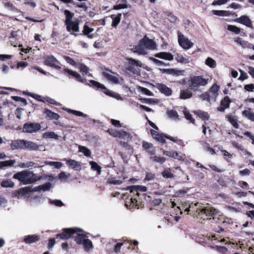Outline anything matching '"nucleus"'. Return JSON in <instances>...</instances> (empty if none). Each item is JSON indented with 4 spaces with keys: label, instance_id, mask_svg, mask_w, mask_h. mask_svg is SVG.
Here are the masks:
<instances>
[{
    "label": "nucleus",
    "instance_id": "1",
    "mask_svg": "<svg viewBox=\"0 0 254 254\" xmlns=\"http://www.w3.org/2000/svg\"><path fill=\"white\" fill-rule=\"evenodd\" d=\"M64 14L65 16V25L66 29L71 35L76 36L77 33L79 31V20L75 18L72 20L74 13L71 12L68 10H65Z\"/></svg>",
    "mask_w": 254,
    "mask_h": 254
},
{
    "label": "nucleus",
    "instance_id": "2",
    "mask_svg": "<svg viewBox=\"0 0 254 254\" xmlns=\"http://www.w3.org/2000/svg\"><path fill=\"white\" fill-rule=\"evenodd\" d=\"M156 49L155 42L145 36L140 40L138 44L132 49L134 52L140 55H145L148 52V50H153Z\"/></svg>",
    "mask_w": 254,
    "mask_h": 254
},
{
    "label": "nucleus",
    "instance_id": "3",
    "mask_svg": "<svg viewBox=\"0 0 254 254\" xmlns=\"http://www.w3.org/2000/svg\"><path fill=\"white\" fill-rule=\"evenodd\" d=\"M13 178L18 180L23 185H27L36 182L40 180L41 177L37 176L32 171L25 170L15 174Z\"/></svg>",
    "mask_w": 254,
    "mask_h": 254
},
{
    "label": "nucleus",
    "instance_id": "4",
    "mask_svg": "<svg viewBox=\"0 0 254 254\" xmlns=\"http://www.w3.org/2000/svg\"><path fill=\"white\" fill-rule=\"evenodd\" d=\"M198 206H200V204L198 203H195L194 204L191 203L190 205L189 208L185 210V211L189 212L190 211V209H192L195 210L196 212L198 213V215L200 214H204L207 217V219H210L211 217H213L218 212L216 209L212 207L199 208L195 210V207Z\"/></svg>",
    "mask_w": 254,
    "mask_h": 254
},
{
    "label": "nucleus",
    "instance_id": "5",
    "mask_svg": "<svg viewBox=\"0 0 254 254\" xmlns=\"http://www.w3.org/2000/svg\"><path fill=\"white\" fill-rule=\"evenodd\" d=\"M209 79L203 76H193L189 80V88L193 91H196L200 86H205L208 82Z\"/></svg>",
    "mask_w": 254,
    "mask_h": 254
},
{
    "label": "nucleus",
    "instance_id": "6",
    "mask_svg": "<svg viewBox=\"0 0 254 254\" xmlns=\"http://www.w3.org/2000/svg\"><path fill=\"white\" fill-rule=\"evenodd\" d=\"M43 63L45 65L55 69H60L61 68V63L52 55L45 56L43 58Z\"/></svg>",
    "mask_w": 254,
    "mask_h": 254
},
{
    "label": "nucleus",
    "instance_id": "7",
    "mask_svg": "<svg viewBox=\"0 0 254 254\" xmlns=\"http://www.w3.org/2000/svg\"><path fill=\"white\" fill-rule=\"evenodd\" d=\"M127 61V69L134 74H138L139 68L142 66L141 63L139 61L135 60L132 58H128Z\"/></svg>",
    "mask_w": 254,
    "mask_h": 254
},
{
    "label": "nucleus",
    "instance_id": "8",
    "mask_svg": "<svg viewBox=\"0 0 254 254\" xmlns=\"http://www.w3.org/2000/svg\"><path fill=\"white\" fill-rule=\"evenodd\" d=\"M81 232L82 230L80 228H65L63 229V232L57 235V238L60 237L63 240H66L72 237V235L77 232Z\"/></svg>",
    "mask_w": 254,
    "mask_h": 254
},
{
    "label": "nucleus",
    "instance_id": "9",
    "mask_svg": "<svg viewBox=\"0 0 254 254\" xmlns=\"http://www.w3.org/2000/svg\"><path fill=\"white\" fill-rule=\"evenodd\" d=\"M90 83L91 84L90 86L94 88H100L102 91L106 94L112 97H119L118 99L123 100L122 97L117 95L115 93L112 92L111 91L109 90L107 88H106L103 85L100 84L99 82L94 80H90Z\"/></svg>",
    "mask_w": 254,
    "mask_h": 254
},
{
    "label": "nucleus",
    "instance_id": "10",
    "mask_svg": "<svg viewBox=\"0 0 254 254\" xmlns=\"http://www.w3.org/2000/svg\"><path fill=\"white\" fill-rule=\"evenodd\" d=\"M178 42L179 45L184 49L188 50L191 48L193 44L188 38L185 37L181 33H178Z\"/></svg>",
    "mask_w": 254,
    "mask_h": 254
},
{
    "label": "nucleus",
    "instance_id": "11",
    "mask_svg": "<svg viewBox=\"0 0 254 254\" xmlns=\"http://www.w3.org/2000/svg\"><path fill=\"white\" fill-rule=\"evenodd\" d=\"M41 128V126L37 123H26L24 125L23 131L28 133L36 132Z\"/></svg>",
    "mask_w": 254,
    "mask_h": 254
},
{
    "label": "nucleus",
    "instance_id": "12",
    "mask_svg": "<svg viewBox=\"0 0 254 254\" xmlns=\"http://www.w3.org/2000/svg\"><path fill=\"white\" fill-rule=\"evenodd\" d=\"M66 164L72 169L75 171H79L81 168V163L75 160L68 159L65 160Z\"/></svg>",
    "mask_w": 254,
    "mask_h": 254
},
{
    "label": "nucleus",
    "instance_id": "13",
    "mask_svg": "<svg viewBox=\"0 0 254 254\" xmlns=\"http://www.w3.org/2000/svg\"><path fill=\"white\" fill-rule=\"evenodd\" d=\"M24 142L23 139L12 140L10 145L12 150L24 149Z\"/></svg>",
    "mask_w": 254,
    "mask_h": 254
},
{
    "label": "nucleus",
    "instance_id": "14",
    "mask_svg": "<svg viewBox=\"0 0 254 254\" xmlns=\"http://www.w3.org/2000/svg\"><path fill=\"white\" fill-rule=\"evenodd\" d=\"M31 191L30 187H25L19 189L14 192L13 195L15 197L21 198L24 197L28 192Z\"/></svg>",
    "mask_w": 254,
    "mask_h": 254
},
{
    "label": "nucleus",
    "instance_id": "15",
    "mask_svg": "<svg viewBox=\"0 0 254 254\" xmlns=\"http://www.w3.org/2000/svg\"><path fill=\"white\" fill-rule=\"evenodd\" d=\"M39 146L36 143L31 141L24 140V149H28L31 151H35L39 149Z\"/></svg>",
    "mask_w": 254,
    "mask_h": 254
},
{
    "label": "nucleus",
    "instance_id": "16",
    "mask_svg": "<svg viewBox=\"0 0 254 254\" xmlns=\"http://www.w3.org/2000/svg\"><path fill=\"white\" fill-rule=\"evenodd\" d=\"M237 21L250 28H253L252 21L246 15H243L237 19Z\"/></svg>",
    "mask_w": 254,
    "mask_h": 254
},
{
    "label": "nucleus",
    "instance_id": "17",
    "mask_svg": "<svg viewBox=\"0 0 254 254\" xmlns=\"http://www.w3.org/2000/svg\"><path fill=\"white\" fill-rule=\"evenodd\" d=\"M157 89L162 93L166 96H170L172 94V90L165 85L161 83H158L156 86Z\"/></svg>",
    "mask_w": 254,
    "mask_h": 254
},
{
    "label": "nucleus",
    "instance_id": "18",
    "mask_svg": "<svg viewBox=\"0 0 254 254\" xmlns=\"http://www.w3.org/2000/svg\"><path fill=\"white\" fill-rule=\"evenodd\" d=\"M130 192H136V195L139 196L138 191L145 192L147 190V188L143 186H132L128 188Z\"/></svg>",
    "mask_w": 254,
    "mask_h": 254
},
{
    "label": "nucleus",
    "instance_id": "19",
    "mask_svg": "<svg viewBox=\"0 0 254 254\" xmlns=\"http://www.w3.org/2000/svg\"><path fill=\"white\" fill-rule=\"evenodd\" d=\"M44 114L46 115V117L49 120H58L60 118V115L58 114L54 113L48 109L45 110Z\"/></svg>",
    "mask_w": 254,
    "mask_h": 254
},
{
    "label": "nucleus",
    "instance_id": "20",
    "mask_svg": "<svg viewBox=\"0 0 254 254\" xmlns=\"http://www.w3.org/2000/svg\"><path fill=\"white\" fill-rule=\"evenodd\" d=\"M40 236L37 235L26 236L24 239V242L26 244H31L39 241Z\"/></svg>",
    "mask_w": 254,
    "mask_h": 254
},
{
    "label": "nucleus",
    "instance_id": "21",
    "mask_svg": "<svg viewBox=\"0 0 254 254\" xmlns=\"http://www.w3.org/2000/svg\"><path fill=\"white\" fill-rule=\"evenodd\" d=\"M142 146L144 149H145L146 151L151 156L155 154V150L151 143L143 141Z\"/></svg>",
    "mask_w": 254,
    "mask_h": 254
},
{
    "label": "nucleus",
    "instance_id": "22",
    "mask_svg": "<svg viewBox=\"0 0 254 254\" xmlns=\"http://www.w3.org/2000/svg\"><path fill=\"white\" fill-rule=\"evenodd\" d=\"M155 56L168 61H172L173 59V55L170 53L160 52L156 54Z\"/></svg>",
    "mask_w": 254,
    "mask_h": 254
},
{
    "label": "nucleus",
    "instance_id": "23",
    "mask_svg": "<svg viewBox=\"0 0 254 254\" xmlns=\"http://www.w3.org/2000/svg\"><path fill=\"white\" fill-rule=\"evenodd\" d=\"M64 71L68 73L69 74L72 75V76L76 78L79 82L83 83L86 81L85 79L81 78V75L76 72L73 71L68 68L64 69Z\"/></svg>",
    "mask_w": 254,
    "mask_h": 254
},
{
    "label": "nucleus",
    "instance_id": "24",
    "mask_svg": "<svg viewBox=\"0 0 254 254\" xmlns=\"http://www.w3.org/2000/svg\"><path fill=\"white\" fill-rule=\"evenodd\" d=\"M103 75L107 80H108L109 81H111V82H112L113 83L117 84V83H119V80L116 76H115L112 74H110L109 73H107L106 72H103Z\"/></svg>",
    "mask_w": 254,
    "mask_h": 254
},
{
    "label": "nucleus",
    "instance_id": "25",
    "mask_svg": "<svg viewBox=\"0 0 254 254\" xmlns=\"http://www.w3.org/2000/svg\"><path fill=\"white\" fill-rule=\"evenodd\" d=\"M192 96V92L189 89H183L180 91V98L182 99L190 98Z\"/></svg>",
    "mask_w": 254,
    "mask_h": 254
},
{
    "label": "nucleus",
    "instance_id": "26",
    "mask_svg": "<svg viewBox=\"0 0 254 254\" xmlns=\"http://www.w3.org/2000/svg\"><path fill=\"white\" fill-rule=\"evenodd\" d=\"M242 115L245 118L252 122H254V113L252 112L250 109L243 111L242 112Z\"/></svg>",
    "mask_w": 254,
    "mask_h": 254
},
{
    "label": "nucleus",
    "instance_id": "27",
    "mask_svg": "<svg viewBox=\"0 0 254 254\" xmlns=\"http://www.w3.org/2000/svg\"><path fill=\"white\" fill-rule=\"evenodd\" d=\"M63 110L67 111L69 113H71L76 116L83 117L84 118H87L88 117L86 114H85L80 111L73 110L66 108H63Z\"/></svg>",
    "mask_w": 254,
    "mask_h": 254
},
{
    "label": "nucleus",
    "instance_id": "28",
    "mask_svg": "<svg viewBox=\"0 0 254 254\" xmlns=\"http://www.w3.org/2000/svg\"><path fill=\"white\" fill-rule=\"evenodd\" d=\"M219 89V86L216 84H214L209 89V92L213 94V101H215L218 95L217 92Z\"/></svg>",
    "mask_w": 254,
    "mask_h": 254
},
{
    "label": "nucleus",
    "instance_id": "29",
    "mask_svg": "<svg viewBox=\"0 0 254 254\" xmlns=\"http://www.w3.org/2000/svg\"><path fill=\"white\" fill-rule=\"evenodd\" d=\"M18 166L21 168H30L32 167H34V168H37L40 167L37 164L32 161L26 163H20L19 164Z\"/></svg>",
    "mask_w": 254,
    "mask_h": 254
},
{
    "label": "nucleus",
    "instance_id": "30",
    "mask_svg": "<svg viewBox=\"0 0 254 254\" xmlns=\"http://www.w3.org/2000/svg\"><path fill=\"white\" fill-rule=\"evenodd\" d=\"M77 67L80 69V72H81L83 74L92 76V75L89 73V67L86 65L81 64H78Z\"/></svg>",
    "mask_w": 254,
    "mask_h": 254
},
{
    "label": "nucleus",
    "instance_id": "31",
    "mask_svg": "<svg viewBox=\"0 0 254 254\" xmlns=\"http://www.w3.org/2000/svg\"><path fill=\"white\" fill-rule=\"evenodd\" d=\"M177 61L180 63L188 64L190 63V60L189 57H184L182 55L177 54L175 57Z\"/></svg>",
    "mask_w": 254,
    "mask_h": 254
},
{
    "label": "nucleus",
    "instance_id": "32",
    "mask_svg": "<svg viewBox=\"0 0 254 254\" xmlns=\"http://www.w3.org/2000/svg\"><path fill=\"white\" fill-rule=\"evenodd\" d=\"M234 41L240 45L243 48H249L251 46V45H248V42L243 40L240 37L235 38Z\"/></svg>",
    "mask_w": 254,
    "mask_h": 254
},
{
    "label": "nucleus",
    "instance_id": "33",
    "mask_svg": "<svg viewBox=\"0 0 254 254\" xmlns=\"http://www.w3.org/2000/svg\"><path fill=\"white\" fill-rule=\"evenodd\" d=\"M51 188V184L50 183H46L44 185L39 186L34 188L33 189V191H39L40 190H43L44 191L48 190H50Z\"/></svg>",
    "mask_w": 254,
    "mask_h": 254
},
{
    "label": "nucleus",
    "instance_id": "34",
    "mask_svg": "<svg viewBox=\"0 0 254 254\" xmlns=\"http://www.w3.org/2000/svg\"><path fill=\"white\" fill-rule=\"evenodd\" d=\"M165 72L174 75L179 76L183 74L184 71L177 70L174 68L167 69L165 70Z\"/></svg>",
    "mask_w": 254,
    "mask_h": 254
},
{
    "label": "nucleus",
    "instance_id": "35",
    "mask_svg": "<svg viewBox=\"0 0 254 254\" xmlns=\"http://www.w3.org/2000/svg\"><path fill=\"white\" fill-rule=\"evenodd\" d=\"M15 163V160H10L7 161L0 162V169H2L6 167L12 166Z\"/></svg>",
    "mask_w": 254,
    "mask_h": 254
},
{
    "label": "nucleus",
    "instance_id": "36",
    "mask_svg": "<svg viewBox=\"0 0 254 254\" xmlns=\"http://www.w3.org/2000/svg\"><path fill=\"white\" fill-rule=\"evenodd\" d=\"M89 164L92 170L96 171L98 175H100L101 174V168L96 162L94 161H90Z\"/></svg>",
    "mask_w": 254,
    "mask_h": 254
},
{
    "label": "nucleus",
    "instance_id": "37",
    "mask_svg": "<svg viewBox=\"0 0 254 254\" xmlns=\"http://www.w3.org/2000/svg\"><path fill=\"white\" fill-rule=\"evenodd\" d=\"M195 113L203 120L207 121L209 118V115L207 112L198 111L195 112Z\"/></svg>",
    "mask_w": 254,
    "mask_h": 254
},
{
    "label": "nucleus",
    "instance_id": "38",
    "mask_svg": "<svg viewBox=\"0 0 254 254\" xmlns=\"http://www.w3.org/2000/svg\"><path fill=\"white\" fill-rule=\"evenodd\" d=\"M44 137L47 138H53L58 140L60 136L53 131L46 132L43 135Z\"/></svg>",
    "mask_w": 254,
    "mask_h": 254
},
{
    "label": "nucleus",
    "instance_id": "39",
    "mask_svg": "<svg viewBox=\"0 0 254 254\" xmlns=\"http://www.w3.org/2000/svg\"><path fill=\"white\" fill-rule=\"evenodd\" d=\"M82 245L84 246V250L87 252L90 251L93 248L92 242L88 239L84 240V242Z\"/></svg>",
    "mask_w": 254,
    "mask_h": 254
},
{
    "label": "nucleus",
    "instance_id": "40",
    "mask_svg": "<svg viewBox=\"0 0 254 254\" xmlns=\"http://www.w3.org/2000/svg\"><path fill=\"white\" fill-rule=\"evenodd\" d=\"M85 237H86L84 235L78 234L75 238V241L77 244L82 245L84 242V240H86L87 239Z\"/></svg>",
    "mask_w": 254,
    "mask_h": 254
},
{
    "label": "nucleus",
    "instance_id": "41",
    "mask_svg": "<svg viewBox=\"0 0 254 254\" xmlns=\"http://www.w3.org/2000/svg\"><path fill=\"white\" fill-rule=\"evenodd\" d=\"M117 137L120 138H131L130 134L123 130L119 131L117 132Z\"/></svg>",
    "mask_w": 254,
    "mask_h": 254
},
{
    "label": "nucleus",
    "instance_id": "42",
    "mask_svg": "<svg viewBox=\"0 0 254 254\" xmlns=\"http://www.w3.org/2000/svg\"><path fill=\"white\" fill-rule=\"evenodd\" d=\"M150 159L152 160L153 161L159 163H163L165 162L166 159L163 157L157 156L155 155H152L150 157Z\"/></svg>",
    "mask_w": 254,
    "mask_h": 254
},
{
    "label": "nucleus",
    "instance_id": "43",
    "mask_svg": "<svg viewBox=\"0 0 254 254\" xmlns=\"http://www.w3.org/2000/svg\"><path fill=\"white\" fill-rule=\"evenodd\" d=\"M205 64L210 68H215L216 66V62L211 58H208L205 62Z\"/></svg>",
    "mask_w": 254,
    "mask_h": 254
},
{
    "label": "nucleus",
    "instance_id": "44",
    "mask_svg": "<svg viewBox=\"0 0 254 254\" xmlns=\"http://www.w3.org/2000/svg\"><path fill=\"white\" fill-rule=\"evenodd\" d=\"M79 150L80 152H82L84 155L87 157H89L91 155L90 150L84 146H79Z\"/></svg>",
    "mask_w": 254,
    "mask_h": 254
},
{
    "label": "nucleus",
    "instance_id": "45",
    "mask_svg": "<svg viewBox=\"0 0 254 254\" xmlns=\"http://www.w3.org/2000/svg\"><path fill=\"white\" fill-rule=\"evenodd\" d=\"M45 164V165L53 166L57 169L60 168L63 165V164L60 162L46 161Z\"/></svg>",
    "mask_w": 254,
    "mask_h": 254
},
{
    "label": "nucleus",
    "instance_id": "46",
    "mask_svg": "<svg viewBox=\"0 0 254 254\" xmlns=\"http://www.w3.org/2000/svg\"><path fill=\"white\" fill-rule=\"evenodd\" d=\"M227 29L234 32L236 34H238L241 32V29L240 28L232 25H228L227 26Z\"/></svg>",
    "mask_w": 254,
    "mask_h": 254
},
{
    "label": "nucleus",
    "instance_id": "47",
    "mask_svg": "<svg viewBox=\"0 0 254 254\" xmlns=\"http://www.w3.org/2000/svg\"><path fill=\"white\" fill-rule=\"evenodd\" d=\"M1 186L4 188H12L14 186V184L11 180H7L1 182Z\"/></svg>",
    "mask_w": 254,
    "mask_h": 254
},
{
    "label": "nucleus",
    "instance_id": "48",
    "mask_svg": "<svg viewBox=\"0 0 254 254\" xmlns=\"http://www.w3.org/2000/svg\"><path fill=\"white\" fill-rule=\"evenodd\" d=\"M212 13L214 15L220 16H225L228 15V11L225 10H213Z\"/></svg>",
    "mask_w": 254,
    "mask_h": 254
},
{
    "label": "nucleus",
    "instance_id": "49",
    "mask_svg": "<svg viewBox=\"0 0 254 254\" xmlns=\"http://www.w3.org/2000/svg\"><path fill=\"white\" fill-rule=\"evenodd\" d=\"M107 182L108 184H110L119 185L123 183V181L121 180H116L115 178H111L108 179Z\"/></svg>",
    "mask_w": 254,
    "mask_h": 254
},
{
    "label": "nucleus",
    "instance_id": "50",
    "mask_svg": "<svg viewBox=\"0 0 254 254\" xmlns=\"http://www.w3.org/2000/svg\"><path fill=\"white\" fill-rule=\"evenodd\" d=\"M168 116L172 119H177L178 117V114L176 111L170 110L167 112Z\"/></svg>",
    "mask_w": 254,
    "mask_h": 254
},
{
    "label": "nucleus",
    "instance_id": "51",
    "mask_svg": "<svg viewBox=\"0 0 254 254\" xmlns=\"http://www.w3.org/2000/svg\"><path fill=\"white\" fill-rule=\"evenodd\" d=\"M162 175L164 178H173L174 176L171 172L170 169H166L163 171Z\"/></svg>",
    "mask_w": 254,
    "mask_h": 254
},
{
    "label": "nucleus",
    "instance_id": "52",
    "mask_svg": "<svg viewBox=\"0 0 254 254\" xmlns=\"http://www.w3.org/2000/svg\"><path fill=\"white\" fill-rule=\"evenodd\" d=\"M228 121L231 123L232 125L235 127H238L237 120L232 115H229L227 117Z\"/></svg>",
    "mask_w": 254,
    "mask_h": 254
},
{
    "label": "nucleus",
    "instance_id": "53",
    "mask_svg": "<svg viewBox=\"0 0 254 254\" xmlns=\"http://www.w3.org/2000/svg\"><path fill=\"white\" fill-rule=\"evenodd\" d=\"M183 112L186 119L190 121L191 123H194V120L192 118V115L190 112L186 109L184 110Z\"/></svg>",
    "mask_w": 254,
    "mask_h": 254
},
{
    "label": "nucleus",
    "instance_id": "54",
    "mask_svg": "<svg viewBox=\"0 0 254 254\" xmlns=\"http://www.w3.org/2000/svg\"><path fill=\"white\" fill-rule=\"evenodd\" d=\"M139 91L144 94H145L147 96H153V93L146 88L139 87Z\"/></svg>",
    "mask_w": 254,
    "mask_h": 254
},
{
    "label": "nucleus",
    "instance_id": "55",
    "mask_svg": "<svg viewBox=\"0 0 254 254\" xmlns=\"http://www.w3.org/2000/svg\"><path fill=\"white\" fill-rule=\"evenodd\" d=\"M122 14H118L113 19L112 26H116L120 22Z\"/></svg>",
    "mask_w": 254,
    "mask_h": 254
},
{
    "label": "nucleus",
    "instance_id": "56",
    "mask_svg": "<svg viewBox=\"0 0 254 254\" xmlns=\"http://www.w3.org/2000/svg\"><path fill=\"white\" fill-rule=\"evenodd\" d=\"M230 103V101L227 96L225 97L221 102V104H222V106L226 108V109H227L229 107Z\"/></svg>",
    "mask_w": 254,
    "mask_h": 254
},
{
    "label": "nucleus",
    "instance_id": "57",
    "mask_svg": "<svg viewBox=\"0 0 254 254\" xmlns=\"http://www.w3.org/2000/svg\"><path fill=\"white\" fill-rule=\"evenodd\" d=\"M199 97L203 101L206 100L207 101L210 102L211 100H213V98H211L209 95L206 92L200 95Z\"/></svg>",
    "mask_w": 254,
    "mask_h": 254
},
{
    "label": "nucleus",
    "instance_id": "58",
    "mask_svg": "<svg viewBox=\"0 0 254 254\" xmlns=\"http://www.w3.org/2000/svg\"><path fill=\"white\" fill-rule=\"evenodd\" d=\"M28 95L33 97V98L35 99L37 101L44 102V97H42L41 95L33 94L31 93H28Z\"/></svg>",
    "mask_w": 254,
    "mask_h": 254
},
{
    "label": "nucleus",
    "instance_id": "59",
    "mask_svg": "<svg viewBox=\"0 0 254 254\" xmlns=\"http://www.w3.org/2000/svg\"><path fill=\"white\" fill-rule=\"evenodd\" d=\"M3 3L4 7L5 8L8 9L9 10H13L16 9L12 3L7 1L6 0L4 1L3 2Z\"/></svg>",
    "mask_w": 254,
    "mask_h": 254
},
{
    "label": "nucleus",
    "instance_id": "60",
    "mask_svg": "<svg viewBox=\"0 0 254 254\" xmlns=\"http://www.w3.org/2000/svg\"><path fill=\"white\" fill-rule=\"evenodd\" d=\"M12 98L15 101L21 102L23 103V105H26L27 104L26 100L23 98L18 96H12Z\"/></svg>",
    "mask_w": 254,
    "mask_h": 254
},
{
    "label": "nucleus",
    "instance_id": "61",
    "mask_svg": "<svg viewBox=\"0 0 254 254\" xmlns=\"http://www.w3.org/2000/svg\"><path fill=\"white\" fill-rule=\"evenodd\" d=\"M44 102H48L50 104L55 105H59V104L54 99L49 97H45L44 98Z\"/></svg>",
    "mask_w": 254,
    "mask_h": 254
},
{
    "label": "nucleus",
    "instance_id": "62",
    "mask_svg": "<svg viewBox=\"0 0 254 254\" xmlns=\"http://www.w3.org/2000/svg\"><path fill=\"white\" fill-rule=\"evenodd\" d=\"M164 154H165L169 157L174 158H175V156L178 155V153L177 152H175L173 151H164Z\"/></svg>",
    "mask_w": 254,
    "mask_h": 254
},
{
    "label": "nucleus",
    "instance_id": "63",
    "mask_svg": "<svg viewBox=\"0 0 254 254\" xmlns=\"http://www.w3.org/2000/svg\"><path fill=\"white\" fill-rule=\"evenodd\" d=\"M187 193V191L183 190H178L174 195H173V197H182L184 196Z\"/></svg>",
    "mask_w": 254,
    "mask_h": 254
},
{
    "label": "nucleus",
    "instance_id": "64",
    "mask_svg": "<svg viewBox=\"0 0 254 254\" xmlns=\"http://www.w3.org/2000/svg\"><path fill=\"white\" fill-rule=\"evenodd\" d=\"M92 31H93V28H89L87 25L84 26L83 33L84 35H88Z\"/></svg>",
    "mask_w": 254,
    "mask_h": 254
}]
</instances>
